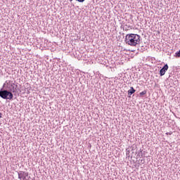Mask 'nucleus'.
I'll use <instances>...</instances> for the list:
<instances>
[{
	"label": "nucleus",
	"instance_id": "nucleus-12",
	"mask_svg": "<svg viewBox=\"0 0 180 180\" xmlns=\"http://www.w3.org/2000/svg\"><path fill=\"white\" fill-rule=\"evenodd\" d=\"M129 153H130V152H129V151L127 152V155H129Z\"/></svg>",
	"mask_w": 180,
	"mask_h": 180
},
{
	"label": "nucleus",
	"instance_id": "nucleus-1",
	"mask_svg": "<svg viewBox=\"0 0 180 180\" xmlns=\"http://www.w3.org/2000/svg\"><path fill=\"white\" fill-rule=\"evenodd\" d=\"M126 44L136 47L141 43V37L137 34H127L124 40Z\"/></svg>",
	"mask_w": 180,
	"mask_h": 180
},
{
	"label": "nucleus",
	"instance_id": "nucleus-2",
	"mask_svg": "<svg viewBox=\"0 0 180 180\" xmlns=\"http://www.w3.org/2000/svg\"><path fill=\"white\" fill-rule=\"evenodd\" d=\"M0 98H2V99H8V101H12L13 99V94L8 90L1 89Z\"/></svg>",
	"mask_w": 180,
	"mask_h": 180
},
{
	"label": "nucleus",
	"instance_id": "nucleus-7",
	"mask_svg": "<svg viewBox=\"0 0 180 180\" xmlns=\"http://www.w3.org/2000/svg\"><path fill=\"white\" fill-rule=\"evenodd\" d=\"M147 94V91L144 90L140 93V96H143V95H146Z\"/></svg>",
	"mask_w": 180,
	"mask_h": 180
},
{
	"label": "nucleus",
	"instance_id": "nucleus-8",
	"mask_svg": "<svg viewBox=\"0 0 180 180\" xmlns=\"http://www.w3.org/2000/svg\"><path fill=\"white\" fill-rule=\"evenodd\" d=\"M166 134H167V135H169V136H171V134H172V131L167 132V133H166Z\"/></svg>",
	"mask_w": 180,
	"mask_h": 180
},
{
	"label": "nucleus",
	"instance_id": "nucleus-4",
	"mask_svg": "<svg viewBox=\"0 0 180 180\" xmlns=\"http://www.w3.org/2000/svg\"><path fill=\"white\" fill-rule=\"evenodd\" d=\"M26 176H29L28 172H18V179L20 180L26 179Z\"/></svg>",
	"mask_w": 180,
	"mask_h": 180
},
{
	"label": "nucleus",
	"instance_id": "nucleus-3",
	"mask_svg": "<svg viewBox=\"0 0 180 180\" xmlns=\"http://www.w3.org/2000/svg\"><path fill=\"white\" fill-rule=\"evenodd\" d=\"M15 83L13 82H8L7 83V89L9 92H13V94H15L16 92V87Z\"/></svg>",
	"mask_w": 180,
	"mask_h": 180
},
{
	"label": "nucleus",
	"instance_id": "nucleus-11",
	"mask_svg": "<svg viewBox=\"0 0 180 180\" xmlns=\"http://www.w3.org/2000/svg\"><path fill=\"white\" fill-rule=\"evenodd\" d=\"M2 117V113L0 112V119Z\"/></svg>",
	"mask_w": 180,
	"mask_h": 180
},
{
	"label": "nucleus",
	"instance_id": "nucleus-10",
	"mask_svg": "<svg viewBox=\"0 0 180 180\" xmlns=\"http://www.w3.org/2000/svg\"><path fill=\"white\" fill-rule=\"evenodd\" d=\"M141 164H144V160H141Z\"/></svg>",
	"mask_w": 180,
	"mask_h": 180
},
{
	"label": "nucleus",
	"instance_id": "nucleus-6",
	"mask_svg": "<svg viewBox=\"0 0 180 180\" xmlns=\"http://www.w3.org/2000/svg\"><path fill=\"white\" fill-rule=\"evenodd\" d=\"M134 92H136V89H134V88L133 87H131L130 89L128 91V95L131 96V95H133Z\"/></svg>",
	"mask_w": 180,
	"mask_h": 180
},
{
	"label": "nucleus",
	"instance_id": "nucleus-9",
	"mask_svg": "<svg viewBox=\"0 0 180 180\" xmlns=\"http://www.w3.org/2000/svg\"><path fill=\"white\" fill-rule=\"evenodd\" d=\"M78 2H84L85 0H77Z\"/></svg>",
	"mask_w": 180,
	"mask_h": 180
},
{
	"label": "nucleus",
	"instance_id": "nucleus-5",
	"mask_svg": "<svg viewBox=\"0 0 180 180\" xmlns=\"http://www.w3.org/2000/svg\"><path fill=\"white\" fill-rule=\"evenodd\" d=\"M168 64L165 65L160 70V77H162L163 75H165V72L168 71Z\"/></svg>",
	"mask_w": 180,
	"mask_h": 180
}]
</instances>
